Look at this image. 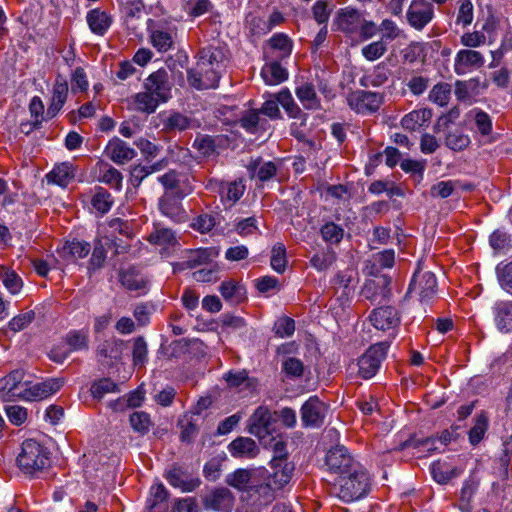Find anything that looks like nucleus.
<instances>
[{"mask_svg":"<svg viewBox=\"0 0 512 512\" xmlns=\"http://www.w3.org/2000/svg\"><path fill=\"white\" fill-rule=\"evenodd\" d=\"M364 17V12L352 6L340 8L335 15L334 24L338 31L347 36L357 34L358 27Z\"/></svg>","mask_w":512,"mask_h":512,"instance_id":"nucleus-14","label":"nucleus"},{"mask_svg":"<svg viewBox=\"0 0 512 512\" xmlns=\"http://www.w3.org/2000/svg\"><path fill=\"white\" fill-rule=\"evenodd\" d=\"M431 117L432 111L430 109L413 110L402 118L401 125L405 130L415 131L425 126Z\"/></svg>","mask_w":512,"mask_h":512,"instance_id":"nucleus-37","label":"nucleus"},{"mask_svg":"<svg viewBox=\"0 0 512 512\" xmlns=\"http://www.w3.org/2000/svg\"><path fill=\"white\" fill-rule=\"evenodd\" d=\"M383 102V95L377 92L357 90L347 96L349 107L360 114L376 112Z\"/></svg>","mask_w":512,"mask_h":512,"instance_id":"nucleus-8","label":"nucleus"},{"mask_svg":"<svg viewBox=\"0 0 512 512\" xmlns=\"http://www.w3.org/2000/svg\"><path fill=\"white\" fill-rule=\"evenodd\" d=\"M86 20L90 30L99 36H103L113 23L112 16L100 8L90 10Z\"/></svg>","mask_w":512,"mask_h":512,"instance_id":"nucleus-28","label":"nucleus"},{"mask_svg":"<svg viewBox=\"0 0 512 512\" xmlns=\"http://www.w3.org/2000/svg\"><path fill=\"white\" fill-rule=\"evenodd\" d=\"M261 76L266 84L277 85L288 79V71L279 61L273 60L262 67Z\"/></svg>","mask_w":512,"mask_h":512,"instance_id":"nucleus-36","label":"nucleus"},{"mask_svg":"<svg viewBox=\"0 0 512 512\" xmlns=\"http://www.w3.org/2000/svg\"><path fill=\"white\" fill-rule=\"evenodd\" d=\"M121 284L130 291L146 293L148 288V280L145 276L135 269H128L120 272Z\"/></svg>","mask_w":512,"mask_h":512,"instance_id":"nucleus-35","label":"nucleus"},{"mask_svg":"<svg viewBox=\"0 0 512 512\" xmlns=\"http://www.w3.org/2000/svg\"><path fill=\"white\" fill-rule=\"evenodd\" d=\"M210 192L217 193L221 202L228 208L232 207L245 192V184L242 179L232 182L211 178L205 185Z\"/></svg>","mask_w":512,"mask_h":512,"instance_id":"nucleus-4","label":"nucleus"},{"mask_svg":"<svg viewBox=\"0 0 512 512\" xmlns=\"http://www.w3.org/2000/svg\"><path fill=\"white\" fill-rule=\"evenodd\" d=\"M133 365L139 368L145 366L148 361V347L147 343L142 336L134 339L132 350Z\"/></svg>","mask_w":512,"mask_h":512,"instance_id":"nucleus-50","label":"nucleus"},{"mask_svg":"<svg viewBox=\"0 0 512 512\" xmlns=\"http://www.w3.org/2000/svg\"><path fill=\"white\" fill-rule=\"evenodd\" d=\"M265 478L264 467L239 468L227 475L225 482L239 490L250 492L258 481Z\"/></svg>","mask_w":512,"mask_h":512,"instance_id":"nucleus-7","label":"nucleus"},{"mask_svg":"<svg viewBox=\"0 0 512 512\" xmlns=\"http://www.w3.org/2000/svg\"><path fill=\"white\" fill-rule=\"evenodd\" d=\"M112 195L103 187H96L95 194L91 199V204L95 210L101 214L107 213L113 205Z\"/></svg>","mask_w":512,"mask_h":512,"instance_id":"nucleus-45","label":"nucleus"},{"mask_svg":"<svg viewBox=\"0 0 512 512\" xmlns=\"http://www.w3.org/2000/svg\"><path fill=\"white\" fill-rule=\"evenodd\" d=\"M188 192H164L158 202L160 212L175 222H184L187 213L182 206L183 198Z\"/></svg>","mask_w":512,"mask_h":512,"instance_id":"nucleus-10","label":"nucleus"},{"mask_svg":"<svg viewBox=\"0 0 512 512\" xmlns=\"http://www.w3.org/2000/svg\"><path fill=\"white\" fill-rule=\"evenodd\" d=\"M295 94L305 109H321V100L317 96L315 87L312 83L305 82L297 86L295 89Z\"/></svg>","mask_w":512,"mask_h":512,"instance_id":"nucleus-34","label":"nucleus"},{"mask_svg":"<svg viewBox=\"0 0 512 512\" xmlns=\"http://www.w3.org/2000/svg\"><path fill=\"white\" fill-rule=\"evenodd\" d=\"M270 469L268 475L271 482L275 488L281 489L292 479L295 465L289 460H271Z\"/></svg>","mask_w":512,"mask_h":512,"instance_id":"nucleus-21","label":"nucleus"},{"mask_svg":"<svg viewBox=\"0 0 512 512\" xmlns=\"http://www.w3.org/2000/svg\"><path fill=\"white\" fill-rule=\"evenodd\" d=\"M325 404L317 397H310L301 407V420L306 427H320L324 422Z\"/></svg>","mask_w":512,"mask_h":512,"instance_id":"nucleus-18","label":"nucleus"},{"mask_svg":"<svg viewBox=\"0 0 512 512\" xmlns=\"http://www.w3.org/2000/svg\"><path fill=\"white\" fill-rule=\"evenodd\" d=\"M470 142V137L460 130L451 131L447 133L445 137V145L453 151H462L466 149Z\"/></svg>","mask_w":512,"mask_h":512,"instance_id":"nucleus-52","label":"nucleus"},{"mask_svg":"<svg viewBox=\"0 0 512 512\" xmlns=\"http://www.w3.org/2000/svg\"><path fill=\"white\" fill-rule=\"evenodd\" d=\"M143 89L153 95L161 103H166L172 98V83L165 68L152 72L143 82Z\"/></svg>","mask_w":512,"mask_h":512,"instance_id":"nucleus-5","label":"nucleus"},{"mask_svg":"<svg viewBox=\"0 0 512 512\" xmlns=\"http://www.w3.org/2000/svg\"><path fill=\"white\" fill-rule=\"evenodd\" d=\"M222 74L216 70L207 72L205 62L197 60L194 67L187 70L189 85L197 90L214 89L218 87Z\"/></svg>","mask_w":512,"mask_h":512,"instance_id":"nucleus-9","label":"nucleus"},{"mask_svg":"<svg viewBox=\"0 0 512 512\" xmlns=\"http://www.w3.org/2000/svg\"><path fill=\"white\" fill-rule=\"evenodd\" d=\"M198 60L206 62L222 74L228 63V53L224 47L209 45L199 51Z\"/></svg>","mask_w":512,"mask_h":512,"instance_id":"nucleus-22","label":"nucleus"},{"mask_svg":"<svg viewBox=\"0 0 512 512\" xmlns=\"http://www.w3.org/2000/svg\"><path fill=\"white\" fill-rule=\"evenodd\" d=\"M192 126L193 119L180 112H171L163 120V129L167 132H183Z\"/></svg>","mask_w":512,"mask_h":512,"instance_id":"nucleus-39","label":"nucleus"},{"mask_svg":"<svg viewBox=\"0 0 512 512\" xmlns=\"http://www.w3.org/2000/svg\"><path fill=\"white\" fill-rule=\"evenodd\" d=\"M388 51V44L380 38L362 47V56L368 61L380 59Z\"/></svg>","mask_w":512,"mask_h":512,"instance_id":"nucleus-51","label":"nucleus"},{"mask_svg":"<svg viewBox=\"0 0 512 512\" xmlns=\"http://www.w3.org/2000/svg\"><path fill=\"white\" fill-rule=\"evenodd\" d=\"M69 94V86L66 79L58 75L55 79L50 104L47 109V115L50 118L55 117L63 108Z\"/></svg>","mask_w":512,"mask_h":512,"instance_id":"nucleus-23","label":"nucleus"},{"mask_svg":"<svg viewBox=\"0 0 512 512\" xmlns=\"http://www.w3.org/2000/svg\"><path fill=\"white\" fill-rule=\"evenodd\" d=\"M338 496L345 502H352L362 498L368 490L367 474L360 467L340 476Z\"/></svg>","mask_w":512,"mask_h":512,"instance_id":"nucleus-2","label":"nucleus"},{"mask_svg":"<svg viewBox=\"0 0 512 512\" xmlns=\"http://www.w3.org/2000/svg\"><path fill=\"white\" fill-rule=\"evenodd\" d=\"M148 241L153 245H158L162 248L173 246L176 243L175 233L165 227L155 226L148 237Z\"/></svg>","mask_w":512,"mask_h":512,"instance_id":"nucleus-42","label":"nucleus"},{"mask_svg":"<svg viewBox=\"0 0 512 512\" xmlns=\"http://www.w3.org/2000/svg\"><path fill=\"white\" fill-rule=\"evenodd\" d=\"M278 103L284 108L289 117L300 120V125L307 122V114L304 113L294 101L290 91L285 88L276 94Z\"/></svg>","mask_w":512,"mask_h":512,"instance_id":"nucleus-31","label":"nucleus"},{"mask_svg":"<svg viewBox=\"0 0 512 512\" xmlns=\"http://www.w3.org/2000/svg\"><path fill=\"white\" fill-rule=\"evenodd\" d=\"M63 385L60 379H48L19 390V396L28 401H40L56 393Z\"/></svg>","mask_w":512,"mask_h":512,"instance_id":"nucleus-15","label":"nucleus"},{"mask_svg":"<svg viewBox=\"0 0 512 512\" xmlns=\"http://www.w3.org/2000/svg\"><path fill=\"white\" fill-rule=\"evenodd\" d=\"M65 342L72 351L84 350L88 348V336L83 331H71L65 337Z\"/></svg>","mask_w":512,"mask_h":512,"instance_id":"nucleus-62","label":"nucleus"},{"mask_svg":"<svg viewBox=\"0 0 512 512\" xmlns=\"http://www.w3.org/2000/svg\"><path fill=\"white\" fill-rule=\"evenodd\" d=\"M369 319L372 325L377 330L389 331L392 330V334L394 335L395 329L400 324V315L398 311L392 306H383L374 309Z\"/></svg>","mask_w":512,"mask_h":512,"instance_id":"nucleus-17","label":"nucleus"},{"mask_svg":"<svg viewBox=\"0 0 512 512\" xmlns=\"http://www.w3.org/2000/svg\"><path fill=\"white\" fill-rule=\"evenodd\" d=\"M391 279L386 275L376 276L365 282L362 288V295L372 303H381L390 294Z\"/></svg>","mask_w":512,"mask_h":512,"instance_id":"nucleus-19","label":"nucleus"},{"mask_svg":"<svg viewBox=\"0 0 512 512\" xmlns=\"http://www.w3.org/2000/svg\"><path fill=\"white\" fill-rule=\"evenodd\" d=\"M494 322L499 331L512 332V301L500 300L493 306Z\"/></svg>","mask_w":512,"mask_h":512,"instance_id":"nucleus-26","label":"nucleus"},{"mask_svg":"<svg viewBox=\"0 0 512 512\" xmlns=\"http://www.w3.org/2000/svg\"><path fill=\"white\" fill-rule=\"evenodd\" d=\"M451 94V86L448 83L436 84L429 93L430 101L445 106L448 104Z\"/></svg>","mask_w":512,"mask_h":512,"instance_id":"nucleus-58","label":"nucleus"},{"mask_svg":"<svg viewBox=\"0 0 512 512\" xmlns=\"http://www.w3.org/2000/svg\"><path fill=\"white\" fill-rule=\"evenodd\" d=\"M212 256L213 251L209 248L190 250L181 265L184 268L193 269L201 265L209 264Z\"/></svg>","mask_w":512,"mask_h":512,"instance_id":"nucleus-41","label":"nucleus"},{"mask_svg":"<svg viewBox=\"0 0 512 512\" xmlns=\"http://www.w3.org/2000/svg\"><path fill=\"white\" fill-rule=\"evenodd\" d=\"M150 41L154 48L159 52L168 51L173 45V39L170 33L162 30H152L150 32Z\"/></svg>","mask_w":512,"mask_h":512,"instance_id":"nucleus-54","label":"nucleus"},{"mask_svg":"<svg viewBox=\"0 0 512 512\" xmlns=\"http://www.w3.org/2000/svg\"><path fill=\"white\" fill-rule=\"evenodd\" d=\"M498 282L502 289L512 294V261L496 267Z\"/></svg>","mask_w":512,"mask_h":512,"instance_id":"nucleus-63","label":"nucleus"},{"mask_svg":"<svg viewBox=\"0 0 512 512\" xmlns=\"http://www.w3.org/2000/svg\"><path fill=\"white\" fill-rule=\"evenodd\" d=\"M126 342L122 339L112 338L101 343L96 350L100 361L110 359L118 361L121 359Z\"/></svg>","mask_w":512,"mask_h":512,"instance_id":"nucleus-30","label":"nucleus"},{"mask_svg":"<svg viewBox=\"0 0 512 512\" xmlns=\"http://www.w3.org/2000/svg\"><path fill=\"white\" fill-rule=\"evenodd\" d=\"M484 64L482 54L475 50H460L455 59V72L457 74L465 73L468 67H481Z\"/></svg>","mask_w":512,"mask_h":512,"instance_id":"nucleus-33","label":"nucleus"},{"mask_svg":"<svg viewBox=\"0 0 512 512\" xmlns=\"http://www.w3.org/2000/svg\"><path fill=\"white\" fill-rule=\"evenodd\" d=\"M91 394L94 398L101 399L107 393L118 392V385L110 378L100 379L91 386Z\"/></svg>","mask_w":512,"mask_h":512,"instance_id":"nucleus-61","label":"nucleus"},{"mask_svg":"<svg viewBox=\"0 0 512 512\" xmlns=\"http://www.w3.org/2000/svg\"><path fill=\"white\" fill-rule=\"evenodd\" d=\"M203 506L206 510L229 512L234 504V497L229 489L217 488L203 497Z\"/></svg>","mask_w":512,"mask_h":512,"instance_id":"nucleus-20","label":"nucleus"},{"mask_svg":"<svg viewBox=\"0 0 512 512\" xmlns=\"http://www.w3.org/2000/svg\"><path fill=\"white\" fill-rule=\"evenodd\" d=\"M99 171L100 176L98 180L106 185L114 188L116 190H120L122 187L123 176L119 170L112 167L108 163L99 162Z\"/></svg>","mask_w":512,"mask_h":512,"instance_id":"nucleus-40","label":"nucleus"},{"mask_svg":"<svg viewBox=\"0 0 512 512\" xmlns=\"http://www.w3.org/2000/svg\"><path fill=\"white\" fill-rule=\"evenodd\" d=\"M431 473L437 483L447 484L451 479L458 476L459 471L455 467L437 461L431 465Z\"/></svg>","mask_w":512,"mask_h":512,"instance_id":"nucleus-44","label":"nucleus"},{"mask_svg":"<svg viewBox=\"0 0 512 512\" xmlns=\"http://www.w3.org/2000/svg\"><path fill=\"white\" fill-rule=\"evenodd\" d=\"M255 486L256 487L250 491L251 493L258 494L266 503L274 499V490L276 488L269 478L267 469H265V478L258 481Z\"/></svg>","mask_w":512,"mask_h":512,"instance_id":"nucleus-56","label":"nucleus"},{"mask_svg":"<svg viewBox=\"0 0 512 512\" xmlns=\"http://www.w3.org/2000/svg\"><path fill=\"white\" fill-rule=\"evenodd\" d=\"M219 291L223 299L232 305H238L247 299L245 286L232 279L223 281Z\"/></svg>","mask_w":512,"mask_h":512,"instance_id":"nucleus-27","label":"nucleus"},{"mask_svg":"<svg viewBox=\"0 0 512 512\" xmlns=\"http://www.w3.org/2000/svg\"><path fill=\"white\" fill-rule=\"evenodd\" d=\"M74 169L69 163H61L46 175L48 183L66 187L74 178Z\"/></svg>","mask_w":512,"mask_h":512,"instance_id":"nucleus-38","label":"nucleus"},{"mask_svg":"<svg viewBox=\"0 0 512 512\" xmlns=\"http://www.w3.org/2000/svg\"><path fill=\"white\" fill-rule=\"evenodd\" d=\"M260 443L265 448H270L273 451V457L271 460H288V452L286 449V443L280 437L272 436L260 440Z\"/></svg>","mask_w":512,"mask_h":512,"instance_id":"nucleus-46","label":"nucleus"},{"mask_svg":"<svg viewBox=\"0 0 512 512\" xmlns=\"http://www.w3.org/2000/svg\"><path fill=\"white\" fill-rule=\"evenodd\" d=\"M16 462L23 474L39 477L50 466V451L38 441L27 439L21 445Z\"/></svg>","mask_w":512,"mask_h":512,"instance_id":"nucleus-1","label":"nucleus"},{"mask_svg":"<svg viewBox=\"0 0 512 512\" xmlns=\"http://www.w3.org/2000/svg\"><path fill=\"white\" fill-rule=\"evenodd\" d=\"M269 45L272 49L278 50V58H287L292 52V41L284 33H276L269 39Z\"/></svg>","mask_w":512,"mask_h":512,"instance_id":"nucleus-49","label":"nucleus"},{"mask_svg":"<svg viewBox=\"0 0 512 512\" xmlns=\"http://www.w3.org/2000/svg\"><path fill=\"white\" fill-rule=\"evenodd\" d=\"M488 425V417L486 413L482 411L476 416L475 423L469 431V441L472 445H477L483 439Z\"/></svg>","mask_w":512,"mask_h":512,"instance_id":"nucleus-47","label":"nucleus"},{"mask_svg":"<svg viewBox=\"0 0 512 512\" xmlns=\"http://www.w3.org/2000/svg\"><path fill=\"white\" fill-rule=\"evenodd\" d=\"M165 477L171 486L179 488L182 492H192L201 485L199 477H194L186 469L177 465H173L166 472Z\"/></svg>","mask_w":512,"mask_h":512,"instance_id":"nucleus-16","label":"nucleus"},{"mask_svg":"<svg viewBox=\"0 0 512 512\" xmlns=\"http://www.w3.org/2000/svg\"><path fill=\"white\" fill-rule=\"evenodd\" d=\"M326 465L331 473L339 477L359 467L344 446L331 448L326 455Z\"/></svg>","mask_w":512,"mask_h":512,"instance_id":"nucleus-11","label":"nucleus"},{"mask_svg":"<svg viewBox=\"0 0 512 512\" xmlns=\"http://www.w3.org/2000/svg\"><path fill=\"white\" fill-rule=\"evenodd\" d=\"M271 267L277 273H283L287 266L286 248L282 243H276L271 251Z\"/></svg>","mask_w":512,"mask_h":512,"instance_id":"nucleus-55","label":"nucleus"},{"mask_svg":"<svg viewBox=\"0 0 512 512\" xmlns=\"http://www.w3.org/2000/svg\"><path fill=\"white\" fill-rule=\"evenodd\" d=\"M24 372L22 370H14L5 377L0 379V391H6L12 396H19V390L22 387Z\"/></svg>","mask_w":512,"mask_h":512,"instance_id":"nucleus-43","label":"nucleus"},{"mask_svg":"<svg viewBox=\"0 0 512 512\" xmlns=\"http://www.w3.org/2000/svg\"><path fill=\"white\" fill-rule=\"evenodd\" d=\"M248 432L256 436L259 441L272 434V425L275 422L273 413L264 406H259L248 421Z\"/></svg>","mask_w":512,"mask_h":512,"instance_id":"nucleus-12","label":"nucleus"},{"mask_svg":"<svg viewBox=\"0 0 512 512\" xmlns=\"http://www.w3.org/2000/svg\"><path fill=\"white\" fill-rule=\"evenodd\" d=\"M390 343L381 341L371 345L358 359V374L363 379H370L378 372L382 361L386 358Z\"/></svg>","mask_w":512,"mask_h":512,"instance_id":"nucleus-3","label":"nucleus"},{"mask_svg":"<svg viewBox=\"0 0 512 512\" xmlns=\"http://www.w3.org/2000/svg\"><path fill=\"white\" fill-rule=\"evenodd\" d=\"M130 424L134 431L144 435L148 433L151 427V419L148 413L136 411L130 415Z\"/></svg>","mask_w":512,"mask_h":512,"instance_id":"nucleus-57","label":"nucleus"},{"mask_svg":"<svg viewBox=\"0 0 512 512\" xmlns=\"http://www.w3.org/2000/svg\"><path fill=\"white\" fill-rule=\"evenodd\" d=\"M408 292H415L422 303H428L437 292V280L430 271L414 274Z\"/></svg>","mask_w":512,"mask_h":512,"instance_id":"nucleus-13","label":"nucleus"},{"mask_svg":"<svg viewBox=\"0 0 512 512\" xmlns=\"http://www.w3.org/2000/svg\"><path fill=\"white\" fill-rule=\"evenodd\" d=\"M105 153L109 159L118 165H123L136 156V151L117 137L108 142Z\"/></svg>","mask_w":512,"mask_h":512,"instance_id":"nucleus-24","label":"nucleus"},{"mask_svg":"<svg viewBox=\"0 0 512 512\" xmlns=\"http://www.w3.org/2000/svg\"><path fill=\"white\" fill-rule=\"evenodd\" d=\"M478 132L483 136H488L492 132V119L484 111L474 109L471 112Z\"/></svg>","mask_w":512,"mask_h":512,"instance_id":"nucleus-60","label":"nucleus"},{"mask_svg":"<svg viewBox=\"0 0 512 512\" xmlns=\"http://www.w3.org/2000/svg\"><path fill=\"white\" fill-rule=\"evenodd\" d=\"M435 16L434 6L428 0H411L406 21L415 30L422 31Z\"/></svg>","mask_w":512,"mask_h":512,"instance_id":"nucleus-6","label":"nucleus"},{"mask_svg":"<svg viewBox=\"0 0 512 512\" xmlns=\"http://www.w3.org/2000/svg\"><path fill=\"white\" fill-rule=\"evenodd\" d=\"M247 168L251 178H257L261 182L272 179L278 170V166L275 162L263 161L260 157L252 159Z\"/></svg>","mask_w":512,"mask_h":512,"instance_id":"nucleus-29","label":"nucleus"},{"mask_svg":"<svg viewBox=\"0 0 512 512\" xmlns=\"http://www.w3.org/2000/svg\"><path fill=\"white\" fill-rule=\"evenodd\" d=\"M320 233L325 242L338 244L343 239L344 229L334 222H327L321 227Z\"/></svg>","mask_w":512,"mask_h":512,"instance_id":"nucleus-53","label":"nucleus"},{"mask_svg":"<svg viewBox=\"0 0 512 512\" xmlns=\"http://www.w3.org/2000/svg\"><path fill=\"white\" fill-rule=\"evenodd\" d=\"M379 32H381L380 39L388 44V42L393 41L400 37L402 34V30L398 27V25L391 19H383L379 24Z\"/></svg>","mask_w":512,"mask_h":512,"instance_id":"nucleus-59","label":"nucleus"},{"mask_svg":"<svg viewBox=\"0 0 512 512\" xmlns=\"http://www.w3.org/2000/svg\"><path fill=\"white\" fill-rule=\"evenodd\" d=\"M129 103L133 110L146 114L154 113L158 106L162 104L145 89L142 92H138L133 95L130 98Z\"/></svg>","mask_w":512,"mask_h":512,"instance_id":"nucleus-32","label":"nucleus"},{"mask_svg":"<svg viewBox=\"0 0 512 512\" xmlns=\"http://www.w3.org/2000/svg\"><path fill=\"white\" fill-rule=\"evenodd\" d=\"M303 362L295 357H287L282 362V371L288 378H300L304 374Z\"/></svg>","mask_w":512,"mask_h":512,"instance_id":"nucleus-64","label":"nucleus"},{"mask_svg":"<svg viewBox=\"0 0 512 512\" xmlns=\"http://www.w3.org/2000/svg\"><path fill=\"white\" fill-rule=\"evenodd\" d=\"M336 253L332 249L323 250L312 256L310 264L318 271H325L329 269L336 261Z\"/></svg>","mask_w":512,"mask_h":512,"instance_id":"nucleus-48","label":"nucleus"},{"mask_svg":"<svg viewBox=\"0 0 512 512\" xmlns=\"http://www.w3.org/2000/svg\"><path fill=\"white\" fill-rule=\"evenodd\" d=\"M229 453L234 458L253 459L260 450L256 442L249 437H237L228 445Z\"/></svg>","mask_w":512,"mask_h":512,"instance_id":"nucleus-25","label":"nucleus"}]
</instances>
